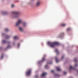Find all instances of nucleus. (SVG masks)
Here are the masks:
<instances>
[{
	"label": "nucleus",
	"instance_id": "5701e85b",
	"mask_svg": "<svg viewBox=\"0 0 78 78\" xmlns=\"http://www.w3.org/2000/svg\"><path fill=\"white\" fill-rule=\"evenodd\" d=\"M48 64H52V62H50L48 63Z\"/></svg>",
	"mask_w": 78,
	"mask_h": 78
},
{
	"label": "nucleus",
	"instance_id": "39448f33",
	"mask_svg": "<svg viewBox=\"0 0 78 78\" xmlns=\"http://www.w3.org/2000/svg\"><path fill=\"white\" fill-rule=\"evenodd\" d=\"M55 60L56 61V62H59V60H58V58L57 57H55Z\"/></svg>",
	"mask_w": 78,
	"mask_h": 78
},
{
	"label": "nucleus",
	"instance_id": "2f4dec72",
	"mask_svg": "<svg viewBox=\"0 0 78 78\" xmlns=\"http://www.w3.org/2000/svg\"><path fill=\"white\" fill-rule=\"evenodd\" d=\"M8 38H9V37H7L6 38V39H8Z\"/></svg>",
	"mask_w": 78,
	"mask_h": 78
},
{
	"label": "nucleus",
	"instance_id": "cd10ccee",
	"mask_svg": "<svg viewBox=\"0 0 78 78\" xmlns=\"http://www.w3.org/2000/svg\"><path fill=\"white\" fill-rule=\"evenodd\" d=\"M63 58H64V56H62L61 58V59H63Z\"/></svg>",
	"mask_w": 78,
	"mask_h": 78
},
{
	"label": "nucleus",
	"instance_id": "4468645a",
	"mask_svg": "<svg viewBox=\"0 0 78 78\" xmlns=\"http://www.w3.org/2000/svg\"><path fill=\"white\" fill-rule=\"evenodd\" d=\"M2 43H3L4 44H5V43H6V41L5 40H3L2 41Z\"/></svg>",
	"mask_w": 78,
	"mask_h": 78
},
{
	"label": "nucleus",
	"instance_id": "dca6fc26",
	"mask_svg": "<svg viewBox=\"0 0 78 78\" xmlns=\"http://www.w3.org/2000/svg\"><path fill=\"white\" fill-rule=\"evenodd\" d=\"M74 62H77V60H76V59L75 58L74 60Z\"/></svg>",
	"mask_w": 78,
	"mask_h": 78
},
{
	"label": "nucleus",
	"instance_id": "9b49d317",
	"mask_svg": "<svg viewBox=\"0 0 78 78\" xmlns=\"http://www.w3.org/2000/svg\"><path fill=\"white\" fill-rule=\"evenodd\" d=\"M39 1H38L37 2V3L36 4V6H39Z\"/></svg>",
	"mask_w": 78,
	"mask_h": 78
},
{
	"label": "nucleus",
	"instance_id": "a878e982",
	"mask_svg": "<svg viewBox=\"0 0 78 78\" xmlns=\"http://www.w3.org/2000/svg\"><path fill=\"white\" fill-rule=\"evenodd\" d=\"M63 73L64 74H66V72H63Z\"/></svg>",
	"mask_w": 78,
	"mask_h": 78
},
{
	"label": "nucleus",
	"instance_id": "f704fd0d",
	"mask_svg": "<svg viewBox=\"0 0 78 78\" xmlns=\"http://www.w3.org/2000/svg\"><path fill=\"white\" fill-rule=\"evenodd\" d=\"M8 43L9 44V42H8Z\"/></svg>",
	"mask_w": 78,
	"mask_h": 78
},
{
	"label": "nucleus",
	"instance_id": "f3484780",
	"mask_svg": "<svg viewBox=\"0 0 78 78\" xmlns=\"http://www.w3.org/2000/svg\"><path fill=\"white\" fill-rule=\"evenodd\" d=\"M61 25L62 27H64L65 26H66V24H61Z\"/></svg>",
	"mask_w": 78,
	"mask_h": 78
},
{
	"label": "nucleus",
	"instance_id": "393cba45",
	"mask_svg": "<svg viewBox=\"0 0 78 78\" xmlns=\"http://www.w3.org/2000/svg\"><path fill=\"white\" fill-rule=\"evenodd\" d=\"M64 33H62V36H64Z\"/></svg>",
	"mask_w": 78,
	"mask_h": 78
},
{
	"label": "nucleus",
	"instance_id": "6e6552de",
	"mask_svg": "<svg viewBox=\"0 0 78 78\" xmlns=\"http://www.w3.org/2000/svg\"><path fill=\"white\" fill-rule=\"evenodd\" d=\"M71 69H73V68L72 66H70L69 67V70H70Z\"/></svg>",
	"mask_w": 78,
	"mask_h": 78
},
{
	"label": "nucleus",
	"instance_id": "1a4fd4ad",
	"mask_svg": "<svg viewBox=\"0 0 78 78\" xmlns=\"http://www.w3.org/2000/svg\"><path fill=\"white\" fill-rule=\"evenodd\" d=\"M56 68H57V71H60L61 69H60V68H59L58 67H57Z\"/></svg>",
	"mask_w": 78,
	"mask_h": 78
},
{
	"label": "nucleus",
	"instance_id": "c9c22d12",
	"mask_svg": "<svg viewBox=\"0 0 78 78\" xmlns=\"http://www.w3.org/2000/svg\"><path fill=\"white\" fill-rule=\"evenodd\" d=\"M14 44H15V43H14Z\"/></svg>",
	"mask_w": 78,
	"mask_h": 78
},
{
	"label": "nucleus",
	"instance_id": "f03ea898",
	"mask_svg": "<svg viewBox=\"0 0 78 78\" xmlns=\"http://www.w3.org/2000/svg\"><path fill=\"white\" fill-rule=\"evenodd\" d=\"M12 13L14 14H15V18H17L19 16V12H12Z\"/></svg>",
	"mask_w": 78,
	"mask_h": 78
},
{
	"label": "nucleus",
	"instance_id": "bb28decb",
	"mask_svg": "<svg viewBox=\"0 0 78 78\" xmlns=\"http://www.w3.org/2000/svg\"><path fill=\"white\" fill-rule=\"evenodd\" d=\"M38 75H37L35 77V78H37Z\"/></svg>",
	"mask_w": 78,
	"mask_h": 78
},
{
	"label": "nucleus",
	"instance_id": "b1692460",
	"mask_svg": "<svg viewBox=\"0 0 78 78\" xmlns=\"http://www.w3.org/2000/svg\"><path fill=\"white\" fill-rule=\"evenodd\" d=\"M47 68V65H46L45 66V69H46Z\"/></svg>",
	"mask_w": 78,
	"mask_h": 78
},
{
	"label": "nucleus",
	"instance_id": "a211bd4d",
	"mask_svg": "<svg viewBox=\"0 0 78 78\" xmlns=\"http://www.w3.org/2000/svg\"><path fill=\"white\" fill-rule=\"evenodd\" d=\"M5 31H9V30L7 28L5 29Z\"/></svg>",
	"mask_w": 78,
	"mask_h": 78
},
{
	"label": "nucleus",
	"instance_id": "412c9836",
	"mask_svg": "<svg viewBox=\"0 0 78 78\" xmlns=\"http://www.w3.org/2000/svg\"><path fill=\"white\" fill-rule=\"evenodd\" d=\"M3 55H1V59H2L3 58Z\"/></svg>",
	"mask_w": 78,
	"mask_h": 78
},
{
	"label": "nucleus",
	"instance_id": "ddd939ff",
	"mask_svg": "<svg viewBox=\"0 0 78 78\" xmlns=\"http://www.w3.org/2000/svg\"><path fill=\"white\" fill-rule=\"evenodd\" d=\"M20 30L21 31H23V29H22V28L20 27Z\"/></svg>",
	"mask_w": 78,
	"mask_h": 78
},
{
	"label": "nucleus",
	"instance_id": "f257e3e1",
	"mask_svg": "<svg viewBox=\"0 0 78 78\" xmlns=\"http://www.w3.org/2000/svg\"><path fill=\"white\" fill-rule=\"evenodd\" d=\"M48 45H49L51 47H55V45L59 44V43L56 42H48Z\"/></svg>",
	"mask_w": 78,
	"mask_h": 78
},
{
	"label": "nucleus",
	"instance_id": "7ed1b4c3",
	"mask_svg": "<svg viewBox=\"0 0 78 78\" xmlns=\"http://www.w3.org/2000/svg\"><path fill=\"white\" fill-rule=\"evenodd\" d=\"M31 73V69H28L26 72V75L27 76H30Z\"/></svg>",
	"mask_w": 78,
	"mask_h": 78
},
{
	"label": "nucleus",
	"instance_id": "7c9ffc66",
	"mask_svg": "<svg viewBox=\"0 0 78 78\" xmlns=\"http://www.w3.org/2000/svg\"><path fill=\"white\" fill-rule=\"evenodd\" d=\"M4 14H6V12H5V13H4Z\"/></svg>",
	"mask_w": 78,
	"mask_h": 78
},
{
	"label": "nucleus",
	"instance_id": "423d86ee",
	"mask_svg": "<svg viewBox=\"0 0 78 78\" xmlns=\"http://www.w3.org/2000/svg\"><path fill=\"white\" fill-rule=\"evenodd\" d=\"M14 39L17 40V39H19V38L18 36H15L14 37Z\"/></svg>",
	"mask_w": 78,
	"mask_h": 78
},
{
	"label": "nucleus",
	"instance_id": "4be33fe9",
	"mask_svg": "<svg viewBox=\"0 0 78 78\" xmlns=\"http://www.w3.org/2000/svg\"><path fill=\"white\" fill-rule=\"evenodd\" d=\"M51 73H54V71H53V70H51Z\"/></svg>",
	"mask_w": 78,
	"mask_h": 78
},
{
	"label": "nucleus",
	"instance_id": "9d476101",
	"mask_svg": "<svg viewBox=\"0 0 78 78\" xmlns=\"http://www.w3.org/2000/svg\"><path fill=\"white\" fill-rule=\"evenodd\" d=\"M23 25L24 27H25L27 25V24H26V23L23 22Z\"/></svg>",
	"mask_w": 78,
	"mask_h": 78
},
{
	"label": "nucleus",
	"instance_id": "2eb2a0df",
	"mask_svg": "<svg viewBox=\"0 0 78 78\" xmlns=\"http://www.w3.org/2000/svg\"><path fill=\"white\" fill-rule=\"evenodd\" d=\"M55 52H56V53H57L58 54V53H58V50H55Z\"/></svg>",
	"mask_w": 78,
	"mask_h": 78
},
{
	"label": "nucleus",
	"instance_id": "473e14b6",
	"mask_svg": "<svg viewBox=\"0 0 78 78\" xmlns=\"http://www.w3.org/2000/svg\"><path fill=\"white\" fill-rule=\"evenodd\" d=\"M18 46H20V44L19 43H18Z\"/></svg>",
	"mask_w": 78,
	"mask_h": 78
},
{
	"label": "nucleus",
	"instance_id": "f8f14e48",
	"mask_svg": "<svg viewBox=\"0 0 78 78\" xmlns=\"http://www.w3.org/2000/svg\"><path fill=\"white\" fill-rule=\"evenodd\" d=\"M11 48V46H10L9 45L7 46V48Z\"/></svg>",
	"mask_w": 78,
	"mask_h": 78
},
{
	"label": "nucleus",
	"instance_id": "c756f323",
	"mask_svg": "<svg viewBox=\"0 0 78 78\" xmlns=\"http://www.w3.org/2000/svg\"><path fill=\"white\" fill-rule=\"evenodd\" d=\"M12 8H13V7H14V5H12Z\"/></svg>",
	"mask_w": 78,
	"mask_h": 78
},
{
	"label": "nucleus",
	"instance_id": "0eeeda50",
	"mask_svg": "<svg viewBox=\"0 0 78 78\" xmlns=\"http://www.w3.org/2000/svg\"><path fill=\"white\" fill-rule=\"evenodd\" d=\"M47 75V73H44L41 75V76H45Z\"/></svg>",
	"mask_w": 78,
	"mask_h": 78
},
{
	"label": "nucleus",
	"instance_id": "6ab92c4d",
	"mask_svg": "<svg viewBox=\"0 0 78 78\" xmlns=\"http://www.w3.org/2000/svg\"><path fill=\"white\" fill-rule=\"evenodd\" d=\"M70 28H68L67 29V31H69V30H70Z\"/></svg>",
	"mask_w": 78,
	"mask_h": 78
},
{
	"label": "nucleus",
	"instance_id": "72a5a7b5",
	"mask_svg": "<svg viewBox=\"0 0 78 78\" xmlns=\"http://www.w3.org/2000/svg\"><path fill=\"white\" fill-rule=\"evenodd\" d=\"M55 75H56V76H58V74H55Z\"/></svg>",
	"mask_w": 78,
	"mask_h": 78
},
{
	"label": "nucleus",
	"instance_id": "20e7f679",
	"mask_svg": "<svg viewBox=\"0 0 78 78\" xmlns=\"http://www.w3.org/2000/svg\"><path fill=\"white\" fill-rule=\"evenodd\" d=\"M22 23V20H18V22L16 23V27L19 26V25L20 24V23Z\"/></svg>",
	"mask_w": 78,
	"mask_h": 78
},
{
	"label": "nucleus",
	"instance_id": "aec40b11",
	"mask_svg": "<svg viewBox=\"0 0 78 78\" xmlns=\"http://www.w3.org/2000/svg\"><path fill=\"white\" fill-rule=\"evenodd\" d=\"M45 60V58H43L42 59V61H44Z\"/></svg>",
	"mask_w": 78,
	"mask_h": 78
},
{
	"label": "nucleus",
	"instance_id": "c85d7f7f",
	"mask_svg": "<svg viewBox=\"0 0 78 78\" xmlns=\"http://www.w3.org/2000/svg\"><path fill=\"white\" fill-rule=\"evenodd\" d=\"M75 66L76 67L77 66H78V65H77L76 64L75 65Z\"/></svg>",
	"mask_w": 78,
	"mask_h": 78
}]
</instances>
